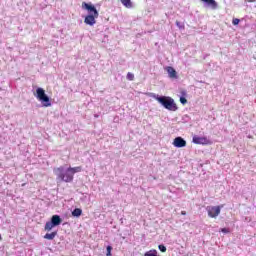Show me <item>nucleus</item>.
Returning <instances> with one entry per match:
<instances>
[{
  "label": "nucleus",
  "instance_id": "23",
  "mask_svg": "<svg viewBox=\"0 0 256 256\" xmlns=\"http://www.w3.org/2000/svg\"><path fill=\"white\" fill-rule=\"evenodd\" d=\"M181 215H187L186 211H181Z\"/></svg>",
  "mask_w": 256,
  "mask_h": 256
},
{
  "label": "nucleus",
  "instance_id": "14",
  "mask_svg": "<svg viewBox=\"0 0 256 256\" xmlns=\"http://www.w3.org/2000/svg\"><path fill=\"white\" fill-rule=\"evenodd\" d=\"M55 227L51 221L46 222L44 229L45 231H51Z\"/></svg>",
  "mask_w": 256,
  "mask_h": 256
},
{
  "label": "nucleus",
  "instance_id": "18",
  "mask_svg": "<svg viewBox=\"0 0 256 256\" xmlns=\"http://www.w3.org/2000/svg\"><path fill=\"white\" fill-rule=\"evenodd\" d=\"M106 251H107L106 256H112L111 251H113V247L107 246Z\"/></svg>",
  "mask_w": 256,
  "mask_h": 256
},
{
  "label": "nucleus",
  "instance_id": "1",
  "mask_svg": "<svg viewBox=\"0 0 256 256\" xmlns=\"http://www.w3.org/2000/svg\"><path fill=\"white\" fill-rule=\"evenodd\" d=\"M82 5L87 11L92 13L85 17L84 23H86V25H90L91 27H93V25H95V23H97V21L95 19H97V17H99V12L97 11V8H95V6H93L91 4H87L84 2Z\"/></svg>",
  "mask_w": 256,
  "mask_h": 256
},
{
  "label": "nucleus",
  "instance_id": "17",
  "mask_svg": "<svg viewBox=\"0 0 256 256\" xmlns=\"http://www.w3.org/2000/svg\"><path fill=\"white\" fill-rule=\"evenodd\" d=\"M158 249H159V251H161V253H165L167 251V247H165V245H163V244H160L158 246Z\"/></svg>",
  "mask_w": 256,
  "mask_h": 256
},
{
  "label": "nucleus",
  "instance_id": "2",
  "mask_svg": "<svg viewBox=\"0 0 256 256\" xmlns=\"http://www.w3.org/2000/svg\"><path fill=\"white\" fill-rule=\"evenodd\" d=\"M160 105L163 106L164 109H167L168 111H177L178 107L175 103V100L169 96H153Z\"/></svg>",
  "mask_w": 256,
  "mask_h": 256
},
{
  "label": "nucleus",
  "instance_id": "3",
  "mask_svg": "<svg viewBox=\"0 0 256 256\" xmlns=\"http://www.w3.org/2000/svg\"><path fill=\"white\" fill-rule=\"evenodd\" d=\"M63 171H65L63 166L54 169V173L60 181H64V183H71V181H73V174L69 169H67L65 173H63Z\"/></svg>",
  "mask_w": 256,
  "mask_h": 256
},
{
  "label": "nucleus",
  "instance_id": "21",
  "mask_svg": "<svg viewBox=\"0 0 256 256\" xmlns=\"http://www.w3.org/2000/svg\"><path fill=\"white\" fill-rule=\"evenodd\" d=\"M180 103H182V105L187 104V98H185V97H180Z\"/></svg>",
  "mask_w": 256,
  "mask_h": 256
},
{
  "label": "nucleus",
  "instance_id": "10",
  "mask_svg": "<svg viewBox=\"0 0 256 256\" xmlns=\"http://www.w3.org/2000/svg\"><path fill=\"white\" fill-rule=\"evenodd\" d=\"M82 169L83 168L81 166H77V167L68 168V171H70V173L72 174V177H73V175H75V173H81Z\"/></svg>",
  "mask_w": 256,
  "mask_h": 256
},
{
  "label": "nucleus",
  "instance_id": "22",
  "mask_svg": "<svg viewBox=\"0 0 256 256\" xmlns=\"http://www.w3.org/2000/svg\"><path fill=\"white\" fill-rule=\"evenodd\" d=\"M221 231H222V233H229V229H227V228H222Z\"/></svg>",
  "mask_w": 256,
  "mask_h": 256
},
{
  "label": "nucleus",
  "instance_id": "11",
  "mask_svg": "<svg viewBox=\"0 0 256 256\" xmlns=\"http://www.w3.org/2000/svg\"><path fill=\"white\" fill-rule=\"evenodd\" d=\"M55 237H57V231H54L52 233H46L44 235V239H47L48 241H53V239H55Z\"/></svg>",
  "mask_w": 256,
  "mask_h": 256
},
{
  "label": "nucleus",
  "instance_id": "9",
  "mask_svg": "<svg viewBox=\"0 0 256 256\" xmlns=\"http://www.w3.org/2000/svg\"><path fill=\"white\" fill-rule=\"evenodd\" d=\"M61 221H62L61 216L53 215L50 222H52L54 227H57V226L61 225Z\"/></svg>",
  "mask_w": 256,
  "mask_h": 256
},
{
  "label": "nucleus",
  "instance_id": "6",
  "mask_svg": "<svg viewBox=\"0 0 256 256\" xmlns=\"http://www.w3.org/2000/svg\"><path fill=\"white\" fill-rule=\"evenodd\" d=\"M192 142L195 143V145H211V142L207 137L194 136Z\"/></svg>",
  "mask_w": 256,
  "mask_h": 256
},
{
  "label": "nucleus",
  "instance_id": "20",
  "mask_svg": "<svg viewBox=\"0 0 256 256\" xmlns=\"http://www.w3.org/2000/svg\"><path fill=\"white\" fill-rule=\"evenodd\" d=\"M176 25L179 27V29H185V25L181 24L179 21H176Z\"/></svg>",
  "mask_w": 256,
  "mask_h": 256
},
{
  "label": "nucleus",
  "instance_id": "24",
  "mask_svg": "<svg viewBox=\"0 0 256 256\" xmlns=\"http://www.w3.org/2000/svg\"><path fill=\"white\" fill-rule=\"evenodd\" d=\"M1 239H3V238L1 237V234H0V241H1Z\"/></svg>",
  "mask_w": 256,
  "mask_h": 256
},
{
  "label": "nucleus",
  "instance_id": "12",
  "mask_svg": "<svg viewBox=\"0 0 256 256\" xmlns=\"http://www.w3.org/2000/svg\"><path fill=\"white\" fill-rule=\"evenodd\" d=\"M83 215V210L81 208H76L72 211V217H81Z\"/></svg>",
  "mask_w": 256,
  "mask_h": 256
},
{
  "label": "nucleus",
  "instance_id": "15",
  "mask_svg": "<svg viewBox=\"0 0 256 256\" xmlns=\"http://www.w3.org/2000/svg\"><path fill=\"white\" fill-rule=\"evenodd\" d=\"M202 3H207V5H212V7H217V2L215 0H200Z\"/></svg>",
  "mask_w": 256,
  "mask_h": 256
},
{
  "label": "nucleus",
  "instance_id": "16",
  "mask_svg": "<svg viewBox=\"0 0 256 256\" xmlns=\"http://www.w3.org/2000/svg\"><path fill=\"white\" fill-rule=\"evenodd\" d=\"M126 78L128 79V81H134L135 75L131 72H128Z\"/></svg>",
  "mask_w": 256,
  "mask_h": 256
},
{
  "label": "nucleus",
  "instance_id": "19",
  "mask_svg": "<svg viewBox=\"0 0 256 256\" xmlns=\"http://www.w3.org/2000/svg\"><path fill=\"white\" fill-rule=\"evenodd\" d=\"M238 23H241V20H239V18H234L232 20V25H237Z\"/></svg>",
  "mask_w": 256,
  "mask_h": 256
},
{
  "label": "nucleus",
  "instance_id": "5",
  "mask_svg": "<svg viewBox=\"0 0 256 256\" xmlns=\"http://www.w3.org/2000/svg\"><path fill=\"white\" fill-rule=\"evenodd\" d=\"M221 207L223 206H208L207 207L208 215L212 219H215V217H219V214L221 213Z\"/></svg>",
  "mask_w": 256,
  "mask_h": 256
},
{
  "label": "nucleus",
  "instance_id": "4",
  "mask_svg": "<svg viewBox=\"0 0 256 256\" xmlns=\"http://www.w3.org/2000/svg\"><path fill=\"white\" fill-rule=\"evenodd\" d=\"M36 97L43 103V107H51V102L49 101V96L45 94V90L43 88H37Z\"/></svg>",
  "mask_w": 256,
  "mask_h": 256
},
{
  "label": "nucleus",
  "instance_id": "8",
  "mask_svg": "<svg viewBox=\"0 0 256 256\" xmlns=\"http://www.w3.org/2000/svg\"><path fill=\"white\" fill-rule=\"evenodd\" d=\"M165 71H167L170 79H177V71L175 70V68H173L171 66H167L165 68Z\"/></svg>",
  "mask_w": 256,
  "mask_h": 256
},
{
  "label": "nucleus",
  "instance_id": "13",
  "mask_svg": "<svg viewBox=\"0 0 256 256\" xmlns=\"http://www.w3.org/2000/svg\"><path fill=\"white\" fill-rule=\"evenodd\" d=\"M122 5L126 7L127 9H131L133 7V2L131 0H120Z\"/></svg>",
  "mask_w": 256,
  "mask_h": 256
},
{
  "label": "nucleus",
  "instance_id": "7",
  "mask_svg": "<svg viewBox=\"0 0 256 256\" xmlns=\"http://www.w3.org/2000/svg\"><path fill=\"white\" fill-rule=\"evenodd\" d=\"M172 145L177 148L187 147V141H185V139H183L182 137H176L173 140Z\"/></svg>",
  "mask_w": 256,
  "mask_h": 256
}]
</instances>
